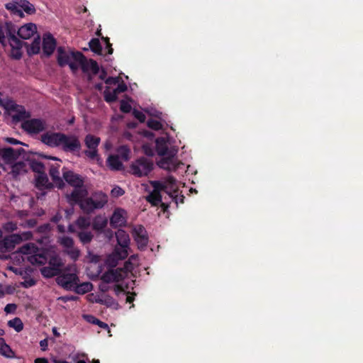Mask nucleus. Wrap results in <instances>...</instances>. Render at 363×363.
I'll use <instances>...</instances> for the list:
<instances>
[{
    "instance_id": "1",
    "label": "nucleus",
    "mask_w": 363,
    "mask_h": 363,
    "mask_svg": "<svg viewBox=\"0 0 363 363\" xmlns=\"http://www.w3.org/2000/svg\"><path fill=\"white\" fill-rule=\"evenodd\" d=\"M24 255H27V260L33 265L43 266L40 271L45 278H52L62 272V258L48 249L38 248L32 243L24 244Z\"/></svg>"
},
{
    "instance_id": "2",
    "label": "nucleus",
    "mask_w": 363,
    "mask_h": 363,
    "mask_svg": "<svg viewBox=\"0 0 363 363\" xmlns=\"http://www.w3.org/2000/svg\"><path fill=\"white\" fill-rule=\"evenodd\" d=\"M23 27L17 28L11 23H6L4 26L0 23V43L5 45L6 38L11 48V56L12 58L19 60L22 56Z\"/></svg>"
},
{
    "instance_id": "3",
    "label": "nucleus",
    "mask_w": 363,
    "mask_h": 363,
    "mask_svg": "<svg viewBox=\"0 0 363 363\" xmlns=\"http://www.w3.org/2000/svg\"><path fill=\"white\" fill-rule=\"evenodd\" d=\"M150 185L153 188L152 191L146 196L145 199L152 206H158L162 201L161 192H165L172 199L174 198L172 193L167 190V185L160 181H151Z\"/></svg>"
},
{
    "instance_id": "4",
    "label": "nucleus",
    "mask_w": 363,
    "mask_h": 363,
    "mask_svg": "<svg viewBox=\"0 0 363 363\" xmlns=\"http://www.w3.org/2000/svg\"><path fill=\"white\" fill-rule=\"evenodd\" d=\"M73 60L78 62L83 72L86 73L91 70L93 74H97L99 72V67L96 61L86 57L79 51L71 52Z\"/></svg>"
},
{
    "instance_id": "5",
    "label": "nucleus",
    "mask_w": 363,
    "mask_h": 363,
    "mask_svg": "<svg viewBox=\"0 0 363 363\" xmlns=\"http://www.w3.org/2000/svg\"><path fill=\"white\" fill-rule=\"evenodd\" d=\"M152 169V161L145 157L138 158L130 165L131 173L138 177L147 176Z\"/></svg>"
},
{
    "instance_id": "6",
    "label": "nucleus",
    "mask_w": 363,
    "mask_h": 363,
    "mask_svg": "<svg viewBox=\"0 0 363 363\" xmlns=\"http://www.w3.org/2000/svg\"><path fill=\"white\" fill-rule=\"evenodd\" d=\"M61 144V149L65 152H70L74 155L79 156V152L82 150V143L79 137L76 135L64 134Z\"/></svg>"
},
{
    "instance_id": "7",
    "label": "nucleus",
    "mask_w": 363,
    "mask_h": 363,
    "mask_svg": "<svg viewBox=\"0 0 363 363\" xmlns=\"http://www.w3.org/2000/svg\"><path fill=\"white\" fill-rule=\"evenodd\" d=\"M30 117V113L24 109V131L30 135L38 134L46 128L45 121L38 118L26 120Z\"/></svg>"
},
{
    "instance_id": "8",
    "label": "nucleus",
    "mask_w": 363,
    "mask_h": 363,
    "mask_svg": "<svg viewBox=\"0 0 363 363\" xmlns=\"http://www.w3.org/2000/svg\"><path fill=\"white\" fill-rule=\"evenodd\" d=\"M99 137L91 134H87L84 138V144L88 150L84 151V154L91 160H96L99 157L98 147L100 144Z\"/></svg>"
},
{
    "instance_id": "9",
    "label": "nucleus",
    "mask_w": 363,
    "mask_h": 363,
    "mask_svg": "<svg viewBox=\"0 0 363 363\" xmlns=\"http://www.w3.org/2000/svg\"><path fill=\"white\" fill-rule=\"evenodd\" d=\"M79 281V277L74 273L60 274L56 278L57 284L67 290H73Z\"/></svg>"
},
{
    "instance_id": "10",
    "label": "nucleus",
    "mask_w": 363,
    "mask_h": 363,
    "mask_svg": "<svg viewBox=\"0 0 363 363\" xmlns=\"http://www.w3.org/2000/svg\"><path fill=\"white\" fill-rule=\"evenodd\" d=\"M23 238L20 234H11L0 240V252H9L14 250L16 245L20 244Z\"/></svg>"
},
{
    "instance_id": "11",
    "label": "nucleus",
    "mask_w": 363,
    "mask_h": 363,
    "mask_svg": "<svg viewBox=\"0 0 363 363\" xmlns=\"http://www.w3.org/2000/svg\"><path fill=\"white\" fill-rule=\"evenodd\" d=\"M133 236L140 250H144L148 243V235L146 229L142 225H136L133 230Z\"/></svg>"
},
{
    "instance_id": "12",
    "label": "nucleus",
    "mask_w": 363,
    "mask_h": 363,
    "mask_svg": "<svg viewBox=\"0 0 363 363\" xmlns=\"http://www.w3.org/2000/svg\"><path fill=\"white\" fill-rule=\"evenodd\" d=\"M63 133H45L41 135V141L52 147H61L62 139L64 138Z\"/></svg>"
},
{
    "instance_id": "13",
    "label": "nucleus",
    "mask_w": 363,
    "mask_h": 363,
    "mask_svg": "<svg viewBox=\"0 0 363 363\" xmlns=\"http://www.w3.org/2000/svg\"><path fill=\"white\" fill-rule=\"evenodd\" d=\"M126 276V271L122 268L109 269L101 276V280L104 283H111L119 281L123 279Z\"/></svg>"
},
{
    "instance_id": "14",
    "label": "nucleus",
    "mask_w": 363,
    "mask_h": 363,
    "mask_svg": "<svg viewBox=\"0 0 363 363\" xmlns=\"http://www.w3.org/2000/svg\"><path fill=\"white\" fill-rule=\"evenodd\" d=\"M23 152V148L13 149L12 147H4L0 150V155L3 160L9 164L14 163Z\"/></svg>"
},
{
    "instance_id": "15",
    "label": "nucleus",
    "mask_w": 363,
    "mask_h": 363,
    "mask_svg": "<svg viewBox=\"0 0 363 363\" xmlns=\"http://www.w3.org/2000/svg\"><path fill=\"white\" fill-rule=\"evenodd\" d=\"M126 211L121 208L114 210L111 218L110 224L113 228L123 227L126 223Z\"/></svg>"
},
{
    "instance_id": "16",
    "label": "nucleus",
    "mask_w": 363,
    "mask_h": 363,
    "mask_svg": "<svg viewBox=\"0 0 363 363\" xmlns=\"http://www.w3.org/2000/svg\"><path fill=\"white\" fill-rule=\"evenodd\" d=\"M63 179L74 188L83 187L84 186V181L82 177L73 171L63 169Z\"/></svg>"
},
{
    "instance_id": "17",
    "label": "nucleus",
    "mask_w": 363,
    "mask_h": 363,
    "mask_svg": "<svg viewBox=\"0 0 363 363\" xmlns=\"http://www.w3.org/2000/svg\"><path fill=\"white\" fill-rule=\"evenodd\" d=\"M175 152H169L166 157H162L157 162V164L162 169H166L169 172L176 171L178 168L175 162Z\"/></svg>"
},
{
    "instance_id": "18",
    "label": "nucleus",
    "mask_w": 363,
    "mask_h": 363,
    "mask_svg": "<svg viewBox=\"0 0 363 363\" xmlns=\"http://www.w3.org/2000/svg\"><path fill=\"white\" fill-rule=\"evenodd\" d=\"M10 257L13 261V264H18L19 267L9 266V269L14 272L16 274L22 275L23 267L21 264L23 262V247H19L16 252L12 253Z\"/></svg>"
},
{
    "instance_id": "19",
    "label": "nucleus",
    "mask_w": 363,
    "mask_h": 363,
    "mask_svg": "<svg viewBox=\"0 0 363 363\" xmlns=\"http://www.w3.org/2000/svg\"><path fill=\"white\" fill-rule=\"evenodd\" d=\"M56 40L50 33H47L43 35V50L47 56L51 55L56 48Z\"/></svg>"
},
{
    "instance_id": "20",
    "label": "nucleus",
    "mask_w": 363,
    "mask_h": 363,
    "mask_svg": "<svg viewBox=\"0 0 363 363\" xmlns=\"http://www.w3.org/2000/svg\"><path fill=\"white\" fill-rule=\"evenodd\" d=\"M128 247H116L112 255L108 258V262L110 265L115 267L118 260L125 259L128 255Z\"/></svg>"
},
{
    "instance_id": "21",
    "label": "nucleus",
    "mask_w": 363,
    "mask_h": 363,
    "mask_svg": "<svg viewBox=\"0 0 363 363\" xmlns=\"http://www.w3.org/2000/svg\"><path fill=\"white\" fill-rule=\"evenodd\" d=\"M60 164L58 163L50 164L49 174L56 186H57L58 189H62L65 186V183L60 176Z\"/></svg>"
},
{
    "instance_id": "22",
    "label": "nucleus",
    "mask_w": 363,
    "mask_h": 363,
    "mask_svg": "<svg viewBox=\"0 0 363 363\" xmlns=\"http://www.w3.org/2000/svg\"><path fill=\"white\" fill-rule=\"evenodd\" d=\"M87 194L88 191L84 186L77 187L74 188L69 195H67V199L70 203L79 204Z\"/></svg>"
},
{
    "instance_id": "23",
    "label": "nucleus",
    "mask_w": 363,
    "mask_h": 363,
    "mask_svg": "<svg viewBox=\"0 0 363 363\" xmlns=\"http://www.w3.org/2000/svg\"><path fill=\"white\" fill-rule=\"evenodd\" d=\"M12 15L23 18V0H12L6 4Z\"/></svg>"
},
{
    "instance_id": "24",
    "label": "nucleus",
    "mask_w": 363,
    "mask_h": 363,
    "mask_svg": "<svg viewBox=\"0 0 363 363\" xmlns=\"http://www.w3.org/2000/svg\"><path fill=\"white\" fill-rule=\"evenodd\" d=\"M35 186L39 190L51 189L53 188V184L48 180V176L45 172L38 174L35 179Z\"/></svg>"
},
{
    "instance_id": "25",
    "label": "nucleus",
    "mask_w": 363,
    "mask_h": 363,
    "mask_svg": "<svg viewBox=\"0 0 363 363\" xmlns=\"http://www.w3.org/2000/svg\"><path fill=\"white\" fill-rule=\"evenodd\" d=\"M155 148L158 155L166 156L169 152H174L173 150H169L167 140L164 138L160 137L155 140Z\"/></svg>"
},
{
    "instance_id": "26",
    "label": "nucleus",
    "mask_w": 363,
    "mask_h": 363,
    "mask_svg": "<svg viewBox=\"0 0 363 363\" xmlns=\"http://www.w3.org/2000/svg\"><path fill=\"white\" fill-rule=\"evenodd\" d=\"M71 60H73L71 52H67L62 47L57 48V62L60 67H65Z\"/></svg>"
},
{
    "instance_id": "27",
    "label": "nucleus",
    "mask_w": 363,
    "mask_h": 363,
    "mask_svg": "<svg viewBox=\"0 0 363 363\" xmlns=\"http://www.w3.org/2000/svg\"><path fill=\"white\" fill-rule=\"evenodd\" d=\"M116 238L117 244L121 247H129L130 238L128 234L122 229H119L116 232Z\"/></svg>"
},
{
    "instance_id": "28",
    "label": "nucleus",
    "mask_w": 363,
    "mask_h": 363,
    "mask_svg": "<svg viewBox=\"0 0 363 363\" xmlns=\"http://www.w3.org/2000/svg\"><path fill=\"white\" fill-rule=\"evenodd\" d=\"M91 199L98 209L102 208L108 202V196L101 191L94 192Z\"/></svg>"
},
{
    "instance_id": "29",
    "label": "nucleus",
    "mask_w": 363,
    "mask_h": 363,
    "mask_svg": "<svg viewBox=\"0 0 363 363\" xmlns=\"http://www.w3.org/2000/svg\"><path fill=\"white\" fill-rule=\"evenodd\" d=\"M79 206L84 212L87 213H90L94 210L98 209L91 197L84 199Z\"/></svg>"
},
{
    "instance_id": "30",
    "label": "nucleus",
    "mask_w": 363,
    "mask_h": 363,
    "mask_svg": "<svg viewBox=\"0 0 363 363\" xmlns=\"http://www.w3.org/2000/svg\"><path fill=\"white\" fill-rule=\"evenodd\" d=\"M0 354L7 358L14 357V352L3 337H0Z\"/></svg>"
},
{
    "instance_id": "31",
    "label": "nucleus",
    "mask_w": 363,
    "mask_h": 363,
    "mask_svg": "<svg viewBox=\"0 0 363 363\" xmlns=\"http://www.w3.org/2000/svg\"><path fill=\"white\" fill-rule=\"evenodd\" d=\"M27 164L29 167L38 174L45 172V164L40 161L35 160H27Z\"/></svg>"
},
{
    "instance_id": "32",
    "label": "nucleus",
    "mask_w": 363,
    "mask_h": 363,
    "mask_svg": "<svg viewBox=\"0 0 363 363\" xmlns=\"http://www.w3.org/2000/svg\"><path fill=\"white\" fill-rule=\"evenodd\" d=\"M77 236L84 245L89 244L94 238L93 233L91 231H86L85 230L77 232Z\"/></svg>"
},
{
    "instance_id": "33",
    "label": "nucleus",
    "mask_w": 363,
    "mask_h": 363,
    "mask_svg": "<svg viewBox=\"0 0 363 363\" xmlns=\"http://www.w3.org/2000/svg\"><path fill=\"white\" fill-rule=\"evenodd\" d=\"M93 289V285L90 282H83L82 284H78L74 286L73 290L78 294H84L91 291Z\"/></svg>"
},
{
    "instance_id": "34",
    "label": "nucleus",
    "mask_w": 363,
    "mask_h": 363,
    "mask_svg": "<svg viewBox=\"0 0 363 363\" xmlns=\"http://www.w3.org/2000/svg\"><path fill=\"white\" fill-rule=\"evenodd\" d=\"M107 162L111 169L120 170L122 169L123 164L117 155L109 156L107 160Z\"/></svg>"
},
{
    "instance_id": "35",
    "label": "nucleus",
    "mask_w": 363,
    "mask_h": 363,
    "mask_svg": "<svg viewBox=\"0 0 363 363\" xmlns=\"http://www.w3.org/2000/svg\"><path fill=\"white\" fill-rule=\"evenodd\" d=\"M40 50V36L37 34L36 37L34 38L32 44L30 48H28L27 52L29 55H36L39 53Z\"/></svg>"
},
{
    "instance_id": "36",
    "label": "nucleus",
    "mask_w": 363,
    "mask_h": 363,
    "mask_svg": "<svg viewBox=\"0 0 363 363\" xmlns=\"http://www.w3.org/2000/svg\"><path fill=\"white\" fill-rule=\"evenodd\" d=\"M37 35V26L33 23H24V40Z\"/></svg>"
},
{
    "instance_id": "37",
    "label": "nucleus",
    "mask_w": 363,
    "mask_h": 363,
    "mask_svg": "<svg viewBox=\"0 0 363 363\" xmlns=\"http://www.w3.org/2000/svg\"><path fill=\"white\" fill-rule=\"evenodd\" d=\"M23 172V162L18 161L17 162H14L11 164V170L10 174L12 175L13 178L18 179L21 173Z\"/></svg>"
},
{
    "instance_id": "38",
    "label": "nucleus",
    "mask_w": 363,
    "mask_h": 363,
    "mask_svg": "<svg viewBox=\"0 0 363 363\" xmlns=\"http://www.w3.org/2000/svg\"><path fill=\"white\" fill-rule=\"evenodd\" d=\"M92 228L95 230H102L107 225V220L100 216H97L94 219L92 223Z\"/></svg>"
},
{
    "instance_id": "39",
    "label": "nucleus",
    "mask_w": 363,
    "mask_h": 363,
    "mask_svg": "<svg viewBox=\"0 0 363 363\" xmlns=\"http://www.w3.org/2000/svg\"><path fill=\"white\" fill-rule=\"evenodd\" d=\"M89 46L93 52L97 55L102 54V46L98 38H92L89 43Z\"/></svg>"
},
{
    "instance_id": "40",
    "label": "nucleus",
    "mask_w": 363,
    "mask_h": 363,
    "mask_svg": "<svg viewBox=\"0 0 363 363\" xmlns=\"http://www.w3.org/2000/svg\"><path fill=\"white\" fill-rule=\"evenodd\" d=\"M75 223L81 230H86L91 225L90 218L84 216H79Z\"/></svg>"
},
{
    "instance_id": "41",
    "label": "nucleus",
    "mask_w": 363,
    "mask_h": 363,
    "mask_svg": "<svg viewBox=\"0 0 363 363\" xmlns=\"http://www.w3.org/2000/svg\"><path fill=\"white\" fill-rule=\"evenodd\" d=\"M64 252L74 261L77 260L81 254L80 250L77 247H74V244L72 245V248H67L64 250Z\"/></svg>"
},
{
    "instance_id": "42",
    "label": "nucleus",
    "mask_w": 363,
    "mask_h": 363,
    "mask_svg": "<svg viewBox=\"0 0 363 363\" xmlns=\"http://www.w3.org/2000/svg\"><path fill=\"white\" fill-rule=\"evenodd\" d=\"M104 98L107 103H113L117 101L118 94L114 90L110 91L109 87H106V90L104 91Z\"/></svg>"
},
{
    "instance_id": "43",
    "label": "nucleus",
    "mask_w": 363,
    "mask_h": 363,
    "mask_svg": "<svg viewBox=\"0 0 363 363\" xmlns=\"http://www.w3.org/2000/svg\"><path fill=\"white\" fill-rule=\"evenodd\" d=\"M58 243L63 247L64 250L72 248L74 244V240L68 236H63L59 238Z\"/></svg>"
},
{
    "instance_id": "44",
    "label": "nucleus",
    "mask_w": 363,
    "mask_h": 363,
    "mask_svg": "<svg viewBox=\"0 0 363 363\" xmlns=\"http://www.w3.org/2000/svg\"><path fill=\"white\" fill-rule=\"evenodd\" d=\"M7 324L17 332H21L23 330V322L19 318H15L9 320Z\"/></svg>"
},
{
    "instance_id": "45",
    "label": "nucleus",
    "mask_w": 363,
    "mask_h": 363,
    "mask_svg": "<svg viewBox=\"0 0 363 363\" xmlns=\"http://www.w3.org/2000/svg\"><path fill=\"white\" fill-rule=\"evenodd\" d=\"M118 155L119 158H121L124 161H128L129 160V155H130V149L125 145L121 146L118 149Z\"/></svg>"
},
{
    "instance_id": "46",
    "label": "nucleus",
    "mask_w": 363,
    "mask_h": 363,
    "mask_svg": "<svg viewBox=\"0 0 363 363\" xmlns=\"http://www.w3.org/2000/svg\"><path fill=\"white\" fill-rule=\"evenodd\" d=\"M147 126L150 128L155 130H160L162 129V123L160 121L155 120V119H150L147 121Z\"/></svg>"
},
{
    "instance_id": "47",
    "label": "nucleus",
    "mask_w": 363,
    "mask_h": 363,
    "mask_svg": "<svg viewBox=\"0 0 363 363\" xmlns=\"http://www.w3.org/2000/svg\"><path fill=\"white\" fill-rule=\"evenodd\" d=\"M24 13H26L28 15H32L35 13V8L34 5L26 0H24Z\"/></svg>"
},
{
    "instance_id": "48",
    "label": "nucleus",
    "mask_w": 363,
    "mask_h": 363,
    "mask_svg": "<svg viewBox=\"0 0 363 363\" xmlns=\"http://www.w3.org/2000/svg\"><path fill=\"white\" fill-rule=\"evenodd\" d=\"M125 194V191L118 186H116L111 191L112 197L118 198Z\"/></svg>"
},
{
    "instance_id": "49",
    "label": "nucleus",
    "mask_w": 363,
    "mask_h": 363,
    "mask_svg": "<svg viewBox=\"0 0 363 363\" xmlns=\"http://www.w3.org/2000/svg\"><path fill=\"white\" fill-rule=\"evenodd\" d=\"M131 106L130 104L124 100L121 101L120 110L125 113H130L131 111Z\"/></svg>"
},
{
    "instance_id": "50",
    "label": "nucleus",
    "mask_w": 363,
    "mask_h": 363,
    "mask_svg": "<svg viewBox=\"0 0 363 363\" xmlns=\"http://www.w3.org/2000/svg\"><path fill=\"white\" fill-rule=\"evenodd\" d=\"M133 115L134 117L138 119L140 123L145 122L146 117L145 115L141 112L140 111H138L137 109H134L133 111Z\"/></svg>"
},
{
    "instance_id": "51",
    "label": "nucleus",
    "mask_w": 363,
    "mask_h": 363,
    "mask_svg": "<svg viewBox=\"0 0 363 363\" xmlns=\"http://www.w3.org/2000/svg\"><path fill=\"white\" fill-rule=\"evenodd\" d=\"M35 284L36 280L35 279L24 275V288L33 286Z\"/></svg>"
},
{
    "instance_id": "52",
    "label": "nucleus",
    "mask_w": 363,
    "mask_h": 363,
    "mask_svg": "<svg viewBox=\"0 0 363 363\" xmlns=\"http://www.w3.org/2000/svg\"><path fill=\"white\" fill-rule=\"evenodd\" d=\"M90 318L92 319L91 323L94 324H96L99 325L102 329H108V325L104 322L101 321L100 320L94 318V316H90ZM91 321V320H89Z\"/></svg>"
},
{
    "instance_id": "53",
    "label": "nucleus",
    "mask_w": 363,
    "mask_h": 363,
    "mask_svg": "<svg viewBox=\"0 0 363 363\" xmlns=\"http://www.w3.org/2000/svg\"><path fill=\"white\" fill-rule=\"evenodd\" d=\"M4 229L8 232H13L17 229V225L13 222H7L4 225Z\"/></svg>"
},
{
    "instance_id": "54",
    "label": "nucleus",
    "mask_w": 363,
    "mask_h": 363,
    "mask_svg": "<svg viewBox=\"0 0 363 363\" xmlns=\"http://www.w3.org/2000/svg\"><path fill=\"white\" fill-rule=\"evenodd\" d=\"M162 183H164L167 185V189L169 186L170 188H173L174 186L176 184V179L173 176H169L165 179L164 182H162Z\"/></svg>"
},
{
    "instance_id": "55",
    "label": "nucleus",
    "mask_w": 363,
    "mask_h": 363,
    "mask_svg": "<svg viewBox=\"0 0 363 363\" xmlns=\"http://www.w3.org/2000/svg\"><path fill=\"white\" fill-rule=\"evenodd\" d=\"M17 308V306L15 303H8L5 308L4 311L7 313H14Z\"/></svg>"
},
{
    "instance_id": "56",
    "label": "nucleus",
    "mask_w": 363,
    "mask_h": 363,
    "mask_svg": "<svg viewBox=\"0 0 363 363\" xmlns=\"http://www.w3.org/2000/svg\"><path fill=\"white\" fill-rule=\"evenodd\" d=\"M128 87L127 85L122 82L121 83L118 84V86L113 89L117 94L125 92L127 90Z\"/></svg>"
},
{
    "instance_id": "57",
    "label": "nucleus",
    "mask_w": 363,
    "mask_h": 363,
    "mask_svg": "<svg viewBox=\"0 0 363 363\" xmlns=\"http://www.w3.org/2000/svg\"><path fill=\"white\" fill-rule=\"evenodd\" d=\"M3 140L5 142H6V143H9L11 145H23V143L21 141H20L18 140H16V139H15L13 138H9V137H7V138H4Z\"/></svg>"
},
{
    "instance_id": "58",
    "label": "nucleus",
    "mask_w": 363,
    "mask_h": 363,
    "mask_svg": "<svg viewBox=\"0 0 363 363\" xmlns=\"http://www.w3.org/2000/svg\"><path fill=\"white\" fill-rule=\"evenodd\" d=\"M105 83L106 84H109V85H112V84L115 85L118 83V78L109 77L105 79Z\"/></svg>"
},
{
    "instance_id": "59",
    "label": "nucleus",
    "mask_w": 363,
    "mask_h": 363,
    "mask_svg": "<svg viewBox=\"0 0 363 363\" xmlns=\"http://www.w3.org/2000/svg\"><path fill=\"white\" fill-rule=\"evenodd\" d=\"M70 68V69L73 72H76L78 69H79V63L77 62H70L67 64Z\"/></svg>"
},
{
    "instance_id": "60",
    "label": "nucleus",
    "mask_w": 363,
    "mask_h": 363,
    "mask_svg": "<svg viewBox=\"0 0 363 363\" xmlns=\"http://www.w3.org/2000/svg\"><path fill=\"white\" fill-rule=\"evenodd\" d=\"M143 151L145 152V154L147 156H153L154 155V152H153V150L151 147H150L149 146L147 145H143Z\"/></svg>"
},
{
    "instance_id": "61",
    "label": "nucleus",
    "mask_w": 363,
    "mask_h": 363,
    "mask_svg": "<svg viewBox=\"0 0 363 363\" xmlns=\"http://www.w3.org/2000/svg\"><path fill=\"white\" fill-rule=\"evenodd\" d=\"M114 292L118 296L121 294H126V292L124 291L123 288L120 285H116L114 286Z\"/></svg>"
},
{
    "instance_id": "62",
    "label": "nucleus",
    "mask_w": 363,
    "mask_h": 363,
    "mask_svg": "<svg viewBox=\"0 0 363 363\" xmlns=\"http://www.w3.org/2000/svg\"><path fill=\"white\" fill-rule=\"evenodd\" d=\"M48 340L47 339H44V340H40V346L42 350H43V351L46 350L47 347H48Z\"/></svg>"
},
{
    "instance_id": "63",
    "label": "nucleus",
    "mask_w": 363,
    "mask_h": 363,
    "mask_svg": "<svg viewBox=\"0 0 363 363\" xmlns=\"http://www.w3.org/2000/svg\"><path fill=\"white\" fill-rule=\"evenodd\" d=\"M48 224L42 225L38 228V231L40 233H45L46 231H48Z\"/></svg>"
},
{
    "instance_id": "64",
    "label": "nucleus",
    "mask_w": 363,
    "mask_h": 363,
    "mask_svg": "<svg viewBox=\"0 0 363 363\" xmlns=\"http://www.w3.org/2000/svg\"><path fill=\"white\" fill-rule=\"evenodd\" d=\"M35 363H48V361L45 357H39L35 359Z\"/></svg>"
}]
</instances>
